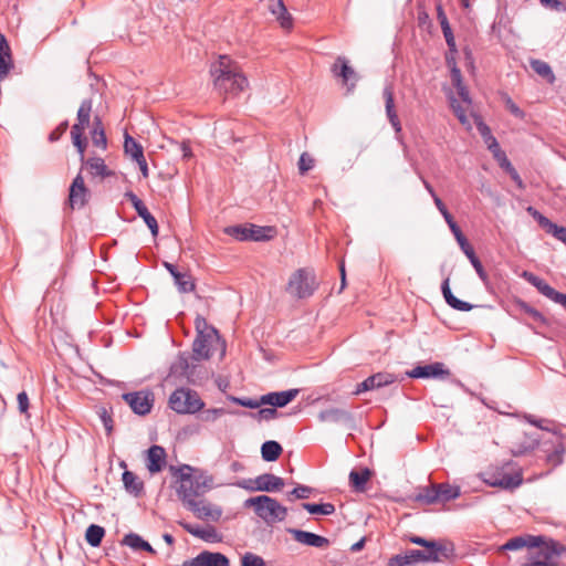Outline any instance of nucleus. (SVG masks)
Segmentation results:
<instances>
[{"label":"nucleus","instance_id":"obj_1","mask_svg":"<svg viewBox=\"0 0 566 566\" xmlns=\"http://www.w3.org/2000/svg\"><path fill=\"white\" fill-rule=\"evenodd\" d=\"M171 470L174 475L177 476V496L184 505L203 496L213 488V478L206 471L188 464H184L178 469L171 467Z\"/></svg>","mask_w":566,"mask_h":566},{"label":"nucleus","instance_id":"obj_2","mask_svg":"<svg viewBox=\"0 0 566 566\" xmlns=\"http://www.w3.org/2000/svg\"><path fill=\"white\" fill-rule=\"evenodd\" d=\"M210 73L214 88L220 94L237 96L248 86L247 77L228 55H220L219 60L211 64Z\"/></svg>","mask_w":566,"mask_h":566},{"label":"nucleus","instance_id":"obj_3","mask_svg":"<svg viewBox=\"0 0 566 566\" xmlns=\"http://www.w3.org/2000/svg\"><path fill=\"white\" fill-rule=\"evenodd\" d=\"M244 506L253 507L254 513L269 525L284 521L287 515V509L268 495L250 497L245 500Z\"/></svg>","mask_w":566,"mask_h":566},{"label":"nucleus","instance_id":"obj_4","mask_svg":"<svg viewBox=\"0 0 566 566\" xmlns=\"http://www.w3.org/2000/svg\"><path fill=\"white\" fill-rule=\"evenodd\" d=\"M316 287L315 275L306 269H298L291 275L286 292L297 298H306L313 295Z\"/></svg>","mask_w":566,"mask_h":566},{"label":"nucleus","instance_id":"obj_5","mask_svg":"<svg viewBox=\"0 0 566 566\" xmlns=\"http://www.w3.org/2000/svg\"><path fill=\"white\" fill-rule=\"evenodd\" d=\"M203 406L199 395L190 389H176L169 397V407L178 413H196Z\"/></svg>","mask_w":566,"mask_h":566},{"label":"nucleus","instance_id":"obj_6","mask_svg":"<svg viewBox=\"0 0 566 566\" xmlns=\"http://www.w3.org/2000/svg\"><path fill=\"white\" fill-rule=\"evenodd\" d=\"M200 373L201 366L196 360H192L191 355L187 352L180 353L169 368L170 376L185 378L191 384H197L201 379Z\"/></svg>","mask_w":566,"mask_h":566},{"label":"nucleus","instance_id":"obj_7","mask_svg":"<svg viewBox=\"0 0 566 566\" xmlns=\"http://www.w3.org/2000/svg\"><path fill=\"white\" fill-rule=\"evenodd\" d=\"M123 400L130 407L134 413L138 416L148 415L154 406L155 396L150 390H139L122 395Z\"/></svg>","mask_w":566,"mask_h":566},{"label":"nucleus","instance_id":"obj_8","mask_svg":"<svg viewBox=\"0 0 566 566\" xmlns=\"http://www.w3.org/2000/svg\"><path fill=\"white\" fill-rule=\"evenodd\" d=\"M521 277L536 287L542 295L549 298L554 303L562 305L566 311V294L556 291L544 279L537 276L533 272L523 271Z\"/></svg>","mask_w":566,"mask_h":566},{"label":"nucleus","instance_id":"obj_9","mask_svg":"<svg viewBox=\"0 0 566 566\" xmlns=\"http://www.w3.org/2000/svg\"><path fill=\"white\" fill-rule=\"evenodd\" d=\"M454 548L452 544H447L438 541H431L420 549L423 554V563H437L447 559L453 555Z\"/></svg>","mask_w":566,"mask_h":566},{"label":"nucleus","instance_id":"obj_10","mask_svg":"<svg viewBox=\"0 0 566 566\" xmlns=\"http://www.w3.org/2000/svg\"><path fill=\"white\" fill-rule=\"evenodd\" d=\"M213 337L219 338L216 328H209L208 334H197L192 344V360H196L199 364L202 359H209L210 344Z\"/></svg>","mask_w":566,"mask_h":566},{"label":"nucleus","instance_id":"obj_11","mask_svg":"<svg viewBox=\"0 0 566 566\" xmlns=\"http://www.w3.org/2000/svg\"><path fill=\"white\" fill-rule=\"evenodd\" d=\"M182 566H230V560L222 553L203 551L196 557L185 560Z\"/></svg>","mask_w":566,"mask_h":566},{"label":"nucleus","instance_id":"obj_12","mask_svg":"<svg viewBox=\"0 0 566 566\" xmlns=\"http://www.w3.org/2000/svg\"><path fill=\"white\" fill-rule=\"evenodd\" d=\"M332 72L335 76L343 80V84L347 86L348 93L354 91L358 81V75L345 57H337L336 62L332 66Z\"/></svg>","mask_w":566,"mask_h":566},{"label":"nucleus","instance_id":"obj_13","mask_svg":"<svg viewBox=\"0 0 566 566\" xmlns=\"http://www.w3.org/2000/svg\"><path fill=\"white\" fill-rule=\"evenodd\" d=\"M397 380L396 376L390 373H377L367 377L364 381L356 386L355 395H360L365 391L378 389L394 384Z\"/></svg>","mask_w":566,"mask_h":566},{"label":"nucleus","instance_id":"obj_14","mask_svg":"<svg viewBox=\"0 0 566 566\" xmlns=\"http://www.w3.org/2000/svg\"><path fill=\"white\" fill-rule=\"evenodd\" d=\"M90 196V191L88 189L86 188L85 184H84V179L81 175V172L73 179L71 186H70V191H69V201H70V206L71 208L75 209H81L83 208L86 202H87V198Z\"/></svg>","mask_w":566,"mask_h":566},{"label":"nucleus","instance_id":"obj_15","mask_svg":"<svg viewBox=\"0 0 566 566\" xmlns=\"http://www.w3.org/2000/svg\"><path fill=\"white\" fill-rule=\"evenodd\" d=\"M185 507L201 520H211L217 522L222 515V510L219 506H213L203 500H196L185 505Z\"/></svg>","mask_w":566,"mask_h":566},{"label":"nucleus","instance_id":"obj_16","mask_svg":"<svg viewBox=\"0 0 566 566\" xmlns=\"http://www.w3.org/2000/svg\"><path fill=\"white\" fill-rule=\"evenodd\" d=\"M450 375V370L444 368L442 363H432L428 365L416 366L407 376L410 378H439Z\"/></svg>","mask_w":566,"mask_h":566},{"label":"nucleus","instance_id":"obj_17","mask_svg":"<svg viewBox=\"0 0 566 566\" xmlns=\"http://www.w3.org/2000/svg\"><path fill=\"white\" fill-rule=\"evenodd\" d=\"M298 389L284 391H272L261 396L262 406L270 405L272 408H283L292 402L298 395Z\"/></svg>","mask_w":566,"mask_h":566},{"label":"nucleus","instance_id":"obj_18","mask_svg":"<svg viewBox=\"0 0 566 566\" xmlns=\"http://www.w3.org/2000/svg\"><path fill=\"white\" fill-rule=\"evenodd\" d=\"M178 523L186 532L205 542L218 543L221 541V535L218 533L217 528L213 525H207L205 527H201L199 525H193L182 521Z\"/></svg>","mask_w":566,"mask_h":566},{"label":"nucleus","instance_id":"obj_19","mask_svg":"<svg viewBox=\"0 0 566 566\" xmlns=\"http://www.w3.org/2000/svg\"><path fill=\"white\" fill-rule=\"evenodd\" d=\"M287 533H290L297 543L303 545L316 548H325L329 545L328 538L312 532L298 528H287Z\"/></svg>","mask_w":566,"mask_h":566},{"label":"nucleus","instance_id":"obj_20","mask_svg":"<svg viewBox=\"0 0 566 566\" xmlns=\"http://www.w3.org/2000/svg\"><path fill=\"white\" fill-rule=\"evenodd\" d=\"M457 242L459 243L460 245V249L462 250V252L467 255V258L470 260V263L472 264V266L474 268L476 274L479 275V277L484 282V283H488V280H489V276H488V273L485 272L480 259L476 256L475 252H474V249L472 248V245L469 243L468 239L465 238V235H461L459 237L458 239H455Z\"/></svg>","mask_w":566,"mask_h":566},{"label":"nucleus","instance_id":"obj_21","mask_svg":"<svg viewBox=\"0 0 566 566\" xmlns=\"http://www.w3.org/2000/svg\"><path fill=\"white\" fill-rule=\"evenodd\" d=\"M164 266L174 277L175 284L180 293H189L195 290L196 284L189 273L179 272L177 266L169 262H164Z\"/></svg>","mask_w":566,"mask_h":566},{"label":"nucleus","instance_id":"obj_22","mask_svg":"<svg viewBox=\"0 0 566 566\" xmlns=\"http://www.w3.org/2000/svg\"><path fill=\"white\" fill-rule=\"evenodd\" d=\"M318 420L322 422H334V423H346L350 428L354 427V417L353 415L340 408H328L325 410H322L318 413Z\"/></svg>","mask_w":566,"mask_h":566},{"label":"nucleus","instance_id":"obj_23","mask_svg":"<svg viewBox=\"0 0 566 566\" xmlns=\"http://www.w3.org/2000/svg\"><path fill=\"white\" fill-rule=\"evenodd\" d=\"M544 542V536H533V535H522L515 536L509 539L504 545H502V549L504 551H518L524 547L535 548L539 547Z\"/></svg>","mask_w":566,"mask_h":566},{"label":"nucleus","instance_id":"obj_24","mask_svg":"<svg viewBox=\"0 0 566 566\" xmlns=\"http://www.w3.org/2000/svg\"><path fill=\"white\" fill-rule=\"evenodd\" d=\"M382 96L385 98L387 118L391 124L392 128L395 129V132L399 134L401 132V123L395 108L394 91L390 85L385 86L382 91Z\"/></svg>","mask_w":566,"mask_h":566},{"label":"nucleus","instance_id":"obj_25","mask_svg":"<svg viewBox=\"0 0 566 566\" xmlns=\"http://www.w3.org/2000/svg\"><path fill=\"white\" fill-rule=\"evenodd\" d=\"M147 469L150 473L160 472L166 465V451L163 447L154 444L147 450Z\"/></svg>","mask_w":566,"mask_h":566},{"label":"nucleus","instance_id":"obj_26","mask_svg":"<svg viewBox=\"0 0 566 566\" xmlns=\"http://www.w3.org/2000/svg\"><path fill=\"white\" fill-rule=\"evenodd\" d=\"M422 557L423 554L420 553V549H407L390 557L388 566H415L417 564H424Z\"/></svg>","mask_w":566,"mask_h":566},{"label":"nucleus","instance_id":"obj_27","mask_svg":"<svg viewBox=\"0 0 566 566\" xmlns=\"http://www.w3.org/2000/svg\"><path fill=\"white\" fill-rule=\"evenodd\" d=\"M256 485L253 489H258L261 492H275L284 486V480L272 473H263L254 479Z\"/></svg>","mask_w":566,"mask_h":566},{"label":"nucleus","instance_id":"obj_28","mask_svg":"<svg viewBox=\"0 0 566 566\" xmlns=\"http://www.w3.org/2000/svg\"><path fill=\"white\" fill-rule=\"evenodd\" d=\"M13 67V59L11 48L7 38L0 33V81L7 77Z\"/></svg>","mask_w":566,"mask_h":566},{"label":"nucleus","instance_id":"obj_29","mask_svg":"<svg viewBox=\"0 0 566 566\" xmlns=\"http://www.w3.org/2000/svg\"><path fill=\"white\" fill-rule=\"evenodd\" d=\"M441 292H442L446 303L453 310H457L460 312H469L474 307V305H472L471 303L461 301L453 295V293L451 292L450 285H449V277H447L442 282Z\"/></svg>","mask_w":566,"mask_h":566},{"label":"nucleus","instance_id":"obj_30","mask_svg":"<svg viewBox=\"0 0 566 566\" xmlns=\"http://www.w3.org/2000/svg\"><path fill=\"white\" fill-rule=\"evenodd\" d=\"M523 482L522 473L521 472H514V473H503L500 475V478H495L493 481L490 482L493 486H500L505 490H512L517 486H520Z\"/></svg>","mask_w":566,"mask_h":566},{"label":"nucleus","instance_id":"obj_31","mask_svg":"<svg viewBox=\"0 0 566 566\" xmlns=\"http://www.w3.org/2000/svg\"><path fill=\"white\" fill-rule=\"evenodd\" d=\"M87 167L90 174L94 177L106 178L113 175V171L107 168L105 161L101 157H92L82 161Z\"/></svg>","mask_w":566,"mask_h":566},{"label":"nucleus","instance_id":"obj_32","mask_svg":"<svg viewBox=\"0 0 566 566\" xmlns=\"http://www.w3.org/2000/svg\"><path fill=\"white\" fill-rule=\"evenodd\" d=\"M92 107L93 102L91 98L83 99L77 111L76 123L72 127H77V129L84 132L90 125Z\"/></svg>","mask_w":566,"mask_h":566},{"label":"nucleus","instance_id":"obj_33","mask_svg":"<svg viewBox=\"0 0 566 566\" xmlns=\"http://www.w3.org/2000/svg\"><path fill=\"white\" fill-rule=\"evenodd\" d=\"M122 544L130 547L134 551H145L150 554H156V551L153 548V546L136 533L126 534L122 541Z\"/></svg>","mask_w":566,"mask_h":566},{"label":"nucleus","instance_id":"obj_34","mask_svg":"<svg viewBox=\"0 0 566 566\" xmlns=\"http://www.w3.org/2000/svg\"><path fill=\"white\" fill-rule=\"evenodd\" d=\"M538 548H541V554L543 555L544 560H546L547 563H549V559L552 557L560 556L566 552V547L563 544L554 539L546 541L545 537L544 542Z\"/></svg>","mask_w":566,"mask_h":566},{"label":"nucleus","instance_id":"obj_35","mask_svg":"<svg viewBox=\"0 0 566 566\" xmlns=\"http://www.w3.org/2000/svg\"><path fill=\"white\" fill-rule=\"evenodd\" d=\"M371 476V471L368 468H364L359 471L352 470L349 473V483L355 491L363 492L366 489V484Z\"/></svg>","mask_w":566,"mask_h":566},{"label":"nucleus","instance_id":"obj_36","mask_svg":"<svg viewBox=\"0 0 566 566\" xmlns=\"http://www.w3.org/2000/svg\"><path fill=\"white\" fill-rule=\"evenodd\" d=\"M122 480L124 486L127 492L130 494L138 496L144 491V483L138 479V476L132 471H124L122 475Z\"/></svg>","mask_w":566,"mask_h":566},{"label":"nucleus","instance_id":"obj_37","mask_svg":"<svg viewBox=\"0 0 566 566\" xmlns=\"http://www.w3.org/2000/svg\"><path fill=\"white\" fill-rule=\"evenodd\" d=\"M272 14H274L284 29H290L293 25L292 15L289 13L283 0H277L275 4L270 8Z\"/></svg>","mask_w":566,"mask_h":566},{"label":"nucleus","instance_id":"obj_38","mask_svg":"<svg viewBox=\"0 0 566 566\" xmlns=\"http://www.w3.org/2000/svg\"><path fill=\"white\" fill-rule=\"evenodd\" d=\"M283 452L282 446L274 440L265 441L261 447L262 459L266 462L276 461Z\"/></svg>","mask_w":566,"mask_h":566},{"label":"nucleus","instance_id":"obj_39","mask_svg":"<svg viewBox=\"0 0 566 566\" xmlns=\"http://www.w3.org/2000/svg\"><path fill=\"white\" fill-rule=\"evenodd\" d=\"M91 135H92V142H93L94 146L103 148V149L106 148L107 139H106L105 130H104L103 123H102L99 116L94 117Z\"/></svg>","mask_w":566,"mask_h":566},{"label":"nucleus","instance_id":"obj_40","mask_svg":"<svg viewBox=\"0 0 566 566\" xmlns=\"http://www.w3.org/2000/svg\"><path fill=\"white\" fill-rule=\"evenodd\" d=\"M436 207L440 211L442 217L444 218V220L448 223V226H449L451 232L453 233L454 238L458 239L459 237L463 235L460 227L454 221L452 214L448 211L446 205L443 203V201L439 197H436Z\"/></svg>","mask_w":566,"mask_h":566},{"label":"nucleus","instance_id":"obj_41","mask_svg":"<svg viewBox=\"0 0 566 566\" xmlns=\"http://www.w3.org/2000/svg\"><path fill=\"white\" fill-rule=\"evenodd\" d=\"M439 503H446L455 500L460 496V488L453 486L448 483L437 484Z\"/></svg>","mask_w":566,"mask_h":566},{"label":"nucleus","instance_id":"obj_42","mask_svg":"<svg viewBox=\"0 0 566 566\" xmlns=\"http://www.w3.org/2000/svg\"><path fill=\"white\" fill-rule=\"evenodd\" d=\"M105 535L104 527L91 524L85 532V539L92 547H98Z\"/></svg>","mask_w":566,"mask_h":566},{"label":"nucleus","instance_id":"obj_43","mask_svg":"<svg viewBox=\"0 0 566 566\" xmlns=\"http://www.w3.org/2000/svg\"><path fill=\"white\" fill-rule=\"evenodd\" d=\"M224 232L238 241H251L250 224L227 227Z\"/></svg>","mask_w":566,"mask_h":566},{"label":"nucleus","instance_id":"obj_44","mask_svg":"<svg viewBox=\"0 0 566 566\" xmlns=\"http://www.w3.org/2000/svg\"><path fill=\"white\" fill-rule=\"evenodd\" d=\"M125 197L133 205L137 214L144 220V222L148 218L153 217V214L149 212V210L145 206L144 201L142 199H139L133 191H127L125 193Z\"/></svg>","mask_w":566,"mask_h":566},{"label":"nucleus","instance_id":"obj_45","mask_svg":"<svg viewBox=\"0 0 566 566\" xmlns=\"http://www.w3.org/2000/svg\"><path fill=\"white\" fill-rule=\"evenodd\" d=\"M125 154L129 155L133 160L136 158H143L144 150L140 144H138L130 135L125 134L124 140Z\"/></svg>","mask_w":566,"mask_h":566},{"label":"nucleus","instance_id":"obj_46","mask_svg":"<svg viewBox=\"0 0 566 566\" xmlns=\"http://www.w3.org/2000/svg\"><path fill=\"white\" fill-rule=\"evenodd\" d=\"M302 507L310 514L332 515L335 513V505L332 503H303Z\"/></svg>","mask_w":566,"mask_h":566},{"label":"nucleus","instance_id":"obj_47","mask_svg":"<svg viewBox=\"0 0 566 566\" xmlns=\"http://www.w3.org/2000/svg\"><path fill=\"white\" fill-rule=\"evenodd\" d=\"M251 231V241L262 242L272 239L273 237V228L271 227H260L255 224H250Z\"/></svg>","mask_w":566,"mask_h":566},{"label":"nucleus","instance_id":"obj_48","mask_svg":"<svg viewBox=\"0 0 566 566\" xmlns=\"http://www.w3.org/2000/svg\"><path fill=\"white\" fill-rule=\"evenodd\" d=\"M415 500L417 502H422L426 504H434L439 503V495L437 484H433L430 488H424L421 492H419Z\"/></svg>","mask_w":566,"mask_h":566},{"label":"nucleus","instance_id":"obj_49","mask_svg":"<svg viewBox=\"0 0 566 566\" xmlns=\"http://www.w3.org/2000/svg\"><path fill=\"white\" fill-rule=\"evenodd\" d=\"M84 132L77 129V127H72L71 128V137H72V143L73 145L76 147L78 154H80V159L81 161H84V153H85V148H86V138L83 136Z\"/></svg>","mask_w":566,"mask_h":566},{"label":"nucleus","instance_id":"obj_50","mask_svg":"<svg viewBox=\"0 0 566 566\" xmlns=\"http://www.w3.org/2000/svg\"><path fill=\"white\" fill-rule=\"evenodd\" d=\"M531 66H532L533 71L536 74H538L539 76H542L544 78H548L551 82L555 80L554 73L548 63H546L542 60H532Z\"/></svg>","mask_w":566,"mask_h":566},{"label":"nucleus","instance_id":"obj_51","mask_svg":"<svg viewBox=\"0 0 566 566\" xmlns=\"http://www.w3.org/2000/svg\"><path fill=\"white\" fill-rule=\"evenodd\" d=\"M538 444V440L536 438L526 437L525 440L514 447L511 452L514 457H520L526 454L527 452L534 450Z\"/></svg>","mask_w":566,"mask_h":566},{"label":"nucleus","instance_id":"obj_52","mask_svg":"<svg viewBox=\"0 0 566 566\" xmlns=\"http://www.w3.org/2000/svg\"><path fill=\"white\" fill-rule=\"evenodd\" d=\"M515 305L518 310L523 311L524 313L528 314L534 321L538 322V323H542V324H546V318L544 317V315L537 311L536 308L532 307L531 305H528L525 301L523 300H516L515 302Z\"/></svg>","mask_w":566,"mask_h":566},{"label":"nucleus","instance_id":"obj_53","mask_svg":"<svg viewBox=\"0 0 566 566\" xmlns=\"http://www.w3.org/2000/svg\"><path fill=\"white\" fill-rule=\"evenodd\" d=\"M478 130L481 134L489 150L492 148L497 150L499 143H497L496 138L492 135L490 127L486 124L481 122L478 124Z\"/></svg>","mask_w":566,"mask_h":566},{"label":"nucleus","instance_id":"obj_54","mask_svg":"<svg viewBox=\"0 0 566 566\" xmlns=\"http://www.w3.org/2000/svg\"><path fill=\"white\" fill-rule=\"evenodd\" d=\"M226 413H233V415H237V413H240L239 411H227L224 408H212V409H207V410H203L200 415V419L205 422H213L216 421L219 417L226 415Z\"/></svg>","mask_w":566,"mask_h":566},{"label":"nucleus","instance_id":"obj_55","mask_svg":"<svg viewBox=\"0 0 566 566\" xmlns=\"http://www.w3.org/2000/svg\"><path fill=\"white\" fill-rule=\"evenodd\" d=\"M213 132L216 140L222 145H229L237 142L232 132L224 130L221 125H216Z\"/></svg>","mask_w":566,"mask_h":566},{"label":"nucleus","instance_id":"obj_56","mask_svg":"<svg viewBox=\"0 0 566 566\" xmlns=\"http://www.w3.org/2000/svg\"><path fill=\"white\" fill-rule=\"evenodd\" d=\"M446 60L447 64L450 66L451 82L453 86H460L463 84L462 75L460 69L457 66L454 57H449V55H447Z\"/></svg>","mask_w":566,"mask_h":566},{"label":"nucleus","instance_id":"obj_57","mask_svg":"<svg viewBox=\"0 0 566 566\" xmlns=\"http://www.w3.org/2000/svg\"><path fill=\"white\" fill-rule=\"evenodd\" d=\"M312 493V488L303 484H297L291 492L287 493V500L293 501L294 499H308Z\"/></svg>","mask_w":566,"mask_h":566},{"label":"nucleus","instance_id":"obj_58","mask_svg":"<svg viewBox=\"0 0 566 566\" xmlns=\"http://www.w3.org/2000/svg\"><path fill=\"white\" fill-rule=\"evenodd\" d=\"M229 400L234 402V403H237V405H239V406H242V407H245V408H250V409H256V408H260L262 406L261 397L259 399H252V398L230 396Z\"/></svg>","mask_w":566,"mask_h":566},{"label":"nucleus","instance_id":"obj_59","mask_svg":"<svg viewBox=\"0 0 566 566\" xmlns=\"http://www.w3.org/2000/svg\"><path fill=\"white\" fill-rule=\"evenodd\" d=\"M241 566H265V562L261 556L248 552L241 558Z\"/></svg>","mask_w":566,"mask_h":566},{"label":"nucleus","instance_id":"obj_60","mask_svg":"<svg viewBox=\"0 0 566 566\" xmlns=\"http://www.w3.org/2000/svg\"><path fill=\"white\" fill-rule=\"evenodd\" d=\"M546 232L566 245V227L553 222Z\"/></svg>","mask_w":566,"mask_h":566},{"label":"nucleus","instance_id":"obj_61","mask_svg":"<svg viewBox=\"0 0 566 566\" xmlns=\"http://www.w3.org/2000/svg\"><path fill=\"white\" fill-rule=\"evenodd\" d=\"M527 212L537 221V223L539 224V227L542 229H544L545 231L548 229V227H551V224L553 223V221H551L547 217H545L544 214H542L538 210H536L535 208L533 207H528L527 208Z\"/></svg>","mask_w":566,"mask_h":566},{"label":"nucleus","instance_id":"obj_62","mask_svg":"<svg viewBox=\"0 0 566 566\" xmlns=\"http://www.w3.org/2000/svg\"><path fill=\"white\" fill-rule=\"evenodd\" d=\"M251 416L259 421H261V420L269 421V420H272L277 417V410L272 407L271 408H261V409H259L258 412L251 413Z\"/></svg>","mask_w":566,"mask_h":566},{"label":"nucleus","instance_id":"obj_63","mask_svg":"<svg viewBox=\"0 0 566 566\" xmlns=\"http://www.w3.org/2000/svg\"><path fill=\"white\" fill-rule=\"evenodd\" d=\"M564 451H565L564 446L562 443H558V446L555 448V450L547 455V462L554 467L559 465L563 462Z\"/></svg>","mask_w":566,"mask_h":566},{"label":"nucleus","instance_id":"obj_64","mask_svg":"<svg viewBox=\"0 0 566 566\" xmlns=\"http://www.w3.org/2000/svg\"><path fill=\"white\" fill-rule=\"evenodd\" d=\"M314 167V159L307 154L303 153L298 160V170L301 175H304Z\"/></svg>","mask_w":566,"mask_h":566}]
</instances>
